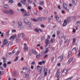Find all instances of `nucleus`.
Segmentation results:
<instances>
[{
    "label": "nucleus",
    "instance_id": "nucleus-60",
    "mask_svg": "<svg viewBox=\"0 0 80 80\" xmlns=\"http://www.w3.org/2000/svg\"><path fill=\"white\" fill-rule=\"evenodd\" d=\"M38 20L35 19H33V22H37Z\"/></svg>",
    "mask_w": 80,
    "mask_h": 80
},
{
    "label": "nucleus",
    "instance_id": "nucleus-7",
    "mask_svg": "<svg viewBox=\"0 0 80 80\" xmlns=\"http://www.w3.org/2000/svg\"><path fill=\"white\" fill-rule=\"evenodd\" d=\"M44 76H47V72H48V70H47V68H45L44 69Z\"/></svg>",
    "mask_w": 80,
    "mask_h": 80
},
{
    "label": "nucleus",
    "instance_id": "nucleus-45",
    "mask_svg": "<svg viewBox=\"0 0 80 80\" xmlns=\"http://www.w3.org/2000/svg\"><path fill=\"white\" fill-rule=\"evenodd\" d=\"M20 53V51H18L17 53L15 54L16 55H18Z\"/></svg>",
    "mask_w": 80,
    "mask_h": 80
},
{
    "label": "nucleus",
    "instance_id": "nucleus-55",
    "mask_svg": "<svg viewBox=\"0 0 80 80\" xmlns=\"http://www.w3.org/2000/svg\"><path fill=\"white\" fill-rule=\"evenodd\" d=\"M51 50L52 51H53V50H55V48L54 47H51Z\"/></svg>",
    "mask_w": 80,
    "mask_h": 80
},
{
    "label": "nucleus",
    "instance_id": "nucleus-12",
    "mask_svg": "<svg viewBox=\"0 0 80 80\" xmlns=\"http://www.w3.org/2000/svg\"><path fill=\"white\" fill-rule=\"evenodd\" d=\"M39 69L40 72V73H41V72H42V66H37V70H38Z\"/></svg>",
    "mask_w": 80,
    "mask_h": 80
},
{
    "label": "nucleus",
    "instance_id": "nucleus-47",
    "mask_svg": "<svg viewBox=\"0 0 80 80\" xmlns=\"http://www.w3.org/2000/svg\"><path fill=\"white\" fill-rule=\"evenodd\" d=\"M22 70H27V67H23V68L22 69Z\"/></svg>",
    "mask_w": 80,
    "mask_h": 80
},
{
    "label": "nucleus",
    "instance_id": "nucleus-37",
    "mask_svg": "<svg viewBox=\"0 0 80 80\" xmlns=\"http://www.w3.org/2000/svg\"><path fill=\"white\" fill-rule=\"evenodd\" d=\"M73 50H74L75 52H77V48L76 47L74 48L72 50V51H73Z\"/></svg>",
    "mask_w": 80,
    "mask_h": 80
},
{
    "label": "nucleus",
    "instance_id": "nucleus-52",
    "mask_svg": "<svg viewBox=\"0 0 80 80\" xmlns=\"http://www.w3.org/2000/svg\"><path fill=\"white\" fill-rule=\"evenodd\" d=\"M10 14L11 15H13V12L12 10H10Z\"/></svg>",
    "mask_w": 80,
    "mask_h": 80
},
{
    "label": "nucleus",
    "instance_id": "nucleus-24",
    "mask_svg": "<svg viewBox=\"0 0 80 80\" xmlns=\"http://www.w3.org/2000/svg\"><path fill=\"white\" fill-rule=\"evenodd\" d=\"M72 52H71V51H69V52L68 53V57H70V55H72Z\"/></svg>",
    "mask_w": 80,
    "mask_h": 80
},
{
    "label": "nucleus",
    "instance_id": "nucleus-40",
    "mask_svg": "<svg viewBox=\"0 0 80 80\" xmlns=\"http://www.w3.org/2000/svg\"><path fill=\"white\" fill-rule=\"evenodd\" d=\"M34 31L38 33L39 32V29H34Z\"/></svg>",
    "mask_w": 80,
    "mask_h": 80
},
{
    "label": "nucleus",
    "instance_id": "nucleus-29",
    "mask_svg": "<svg viewBox=\"0 0 80 80\" xmlns=\"http://www.w3.org/2000/svg\"><path fill=\"white\" fill-rule=\"evenodd\" d=\"M73 42H72V45H74L75 44V42H76V39L75 38H73Z\"/></svg>",
    "mask_w": 80,
    "mask_h": 80
},
{
    "label": "nucleus",
    "instance_id": "nucleus-22",
    "mask_svg": "<svg viewBox=\"0 0 80 80\" xmlns=\"http://www.w3.org/2000/svg\"><path fill=\"white\" fill-rule=\"evenodd\" d=\"M4 7L5 8L8 9L9 8V6H8V5L4 4Z\"/></svg>",
    "mask_w": 80,
    "mask_h": 80
},
{
    "label": "nucleus",
    "instance_id": "nucleus-50",
    "mask_svg": "<svg viewBox=\"0 0 80 80\" xmlns=\"http://www.w3.org/2000/svg\"><path fill=\"white\" fill-rule=\"evenodd\" d=\"M50 45H51V44H50L49 43H48V45L46 47H48L47 48H48L50 47Z\"/></svg>",
    "mask_w": 80,
    "mask_h": 80
},
{
    "label": "nucleus",
    "instance_id": "nucleus-10",
    "mask_svg": "<svg viewBox=\"0 0 80 80\" xmlns=\"http://www.w3.org/2000/svg\"><path fill=\"white\" fill-rule=\"evenodd\" d=\"M33 53V49H31V50L30 51L29 53V56H31L32 54Z\"/></svg>",
    "mask_w": 80,
    "mask_h": 80
},
{
    "label": "nucleus",
    "instance_id": "nucleus-2",
    "mask_svg": "<svg viewBox=\"0 0 80 80\" xmlns=\"http://www.w3.org/2000/svg\"><path fill=\"white\" fill-rule=\"evenodd\" d=\"M15 38H17V35L16 34L12 35L11 36L10 40L11 41V45H13V40H14Z\"/></svg>",
    "mask_w": 80,
    "mask_h": 80
},
{
    "label": "nucleus",
    "instance_id": "nucleus-53",
    "mask_svg": "<svg viewBox=\"0 0 80 80\" xmlns=\"http://www.w3.org/2000/svg\"><path fill=\"white\" fill-rule=\"evenodd\" d=\"M45 13L46 14H48V11L47 10H45Z\"/></svg>",
    "mask_w": 80,
    "mask_h": 80
},
{
    "label": "nucleus",
    "instance_id": "nucleus-27",
    "mask_svg": "<svg viewBox=\"0 0 80 80\" xmlns=\"http://www.w3.org/2000/svg\"><path fill=\"white\" fill-rule=\"evenodd\" d=\"M21 11L22 13H26V11L25 10L23 9H21Z\"/></svg>",
    "mask_w": 80,
    "mask_h": 80
},
{
    "label": "nucleus",
    "instance_id": "nucleus-51",
    "mask_svg": "<svg viewBox=\"0 0 80 80\" xmlns=\"http://www.w3.org/2000/svg\"><path fill=\"white\" fill-rule=\"evenodd\" d=\"M38 9H39V10H41V11H42V10L43 9V8H42L40 7H38Z\"/></svg>",
    "mask_w": 80,
    "mask_h": 80
},
{
    "label": "nucleus",
    "instance_id": "nucleus-44",
    "mask_svg": "<svg viewBox=\"0 0 80 80\" xmlns=\"http://www.w3.org/2000/svg\"><path fill=\"white\" fill-rule=\"evenodd\" d=\"M15 2V0H10L11 3H13Z\"/></svg>",
    "mask_w": 80,
    "mask_h": 80
},
{
    "label": "nucleus",
    "instance_id": "nucleus-59",
    "mask_svg": "<svg viewBox=\"0 0 80 80\" xmlns=\"http://www.w3.org/2000/svg\"><path fill=\"white\" fill-rule=\"evenodd\" d=\"M4 63V68H6V67H7V64L5 63Z\"/></svg>",
    "mask_w": 80,
    "mask_h": 80
},
{
    "label": "nucleus",
    "instance_id": "nucleus-33",
    "mask_svg": "<svg viewBox=\"0 0 80 80\" xmlns=\"http://www.w3.org/2000/svg\"><path fill=\"white\" fill-rule=\"evenodd\" d=\"M60 34V31L58 30L57 32V35H59Z\"/></svg>",
    "mask_w": 80,
    "mask_h": 80
},
{
    "label": "nucleus",
    "instance_id": "nucleus-54",
    "mask_svg": "<svg viewBox=\"0 0 80 80\" xmlns=\"http://www.w3.org/2000/svg\"><path fill=\"white\" fill-rule=\"evenodd\" d=\"M41 27H42V28H45V26L43 24H41Z\"/></svg>",
    "mask_w": 80,
    "mask_h": 80
},
{
    "label": "nucleus",
    "instance_id": "nucleus-28",
    "mask_svg": "<svg viewBox=\"0 0 80 80\" xmlns=\"http://www.w3.org/2000/svg\"><path fill=\"white\" fill-rule=\"evenodd\" d=\"M19 58V57H17L15 59H14V62H17L18 60V58Z\"/></svg>",
    "mask_w": 80,
    "mask_h": 80
},
{
    "label": "nucleus",
    "instance_id": "nucleus-20",
    "mask_svg": "<svg viewBox=\"0 0 80 80\" xmlns=\"http://www.w3.org/2000/svg\"><path fill=\"white\" fill-rule=\"evenodd\" d=\"M24 17H26V16H30V13L28 12H27L24 15Z\"/></svg>",
    "mask_w": 80,
    "mask_h": 80
},
{
    "label": "nucleus",
    "instance_id": "nucleus-4",
    "mask_svg": "<svg viewBox=\"0 0 80 80\" xmlns=\"http://www.w3.org/2000/svg\"><path fill=\"white\" fill-rule=\"evenodd\" d=\"M24 45L25 46L24 47V51L25 52H27L28 50V46H27L26 43H24Z\"/></svg>",
    "mask_w": 80,
    "mask_h": 80
},
{
    "label": "nucleus",
    "instance_id": "nucleus-8",
    "mask_svg": "<svg viewBox=\"0 0 80 80\" xmlns=\"http://www.w3.org/2000/svg\"><path fill=\"white\" fill-rule=\"evenodd\" d=\"M3 12L4 13H5L6 14H7L8 15L10 13V10L8 11L7 10H5L3 11Z\"/></svg>",
    "mask_w": 80,
    "mask_h": 80
},
{
    "label": "nucleus",
    "instance_id": "nucleus-9",
    "mask_svg": "<svg viewBox=\"0 0 80 80\" xmlns=\"http://www.w3.org/2000/svg\"><path fill=\"white\" fill-rule=\"evenodd\" d=\"M58 58H59V61H62L63 60V54L61 55L59 57H58Z\"/></svg>",
    "mask_w": 80,
    "mask_h": 80
},
{
    "label": "nucleus",
    "instance_id": "nucleus-3",
    "mask_svg": "<svg viewBox=\"0 0 80 80\" xmlns=\"http://www.w3.org/2000/svg\"><path fill=\"white\" fill-rule=\"evenodd\" d=\"M63 7L64 8L65 10H66V12H69L70 8H69V7L67 8V4L66 3H63Z\"/></svg>",
    "mask_w": 80,
    "mask_h": 80
},
{
    "label": "nucleus",
    "instance_id": "nucleus-19",
    "mask_svg": "<svg viewBox=\"0 0 80 80\" xmlns=\"http://www.w3.org/2000/svg\"><path fill=\"white\" fill-rule=\"evenodd\" d=\"M39 20L40 21H43L45 20V18L43 17H41L39 18Z\"/></svg>",
    "mask_w": 80,
    "mask_h": 80
},
{
    "label": "nucleus",
    "instance_id": "nucleus-11",
    "mask_svg": "<svg viewBox=\"0 0 80 80\" xmlns=\"http://www.w3.org/2000/svg\"><path fill=\"white\" fill-rule=\"evenodd\" d=\"M8 40L7 39H4V41L3 42V44L4 45H5L6 44H7L8 43Z\"/></svg>",
    "mask_w": 80,
    "mask_h": 80
},
{
    "label": "nucleus",
    "instance_id": "nucleus-15",
    "mask_svg": "<svg viewBox=\"0 0 80 80\" xmlns=\"http://www.w3.org/2000/svg\"><path fill=\"white\" fill-rule=\"evenodd\" d=\"M18 24L19 25V28H22V24L21 22H18Z\"/></svg>",
    "mask_w": 80,
    "mask_h": 80
},
{
    "label": "nucleus",
    "instance_id": "nucleus-13",
    "mask_svg": "<svg viewBox=\"0 0 80 80\" xmlns=\"http://www.w3.org/2000/svg\"><path fill=\"white\" fill-rule=\"evenodd\" d=\"M67 23L68 22H67V20H64L63 23V26L65 27V26H66V25H67Z\"/></svg>",
    "mask_w": 80,
    "mask_h": 80
},
{
    "label": "nucleus",
    "instance_id": "nucleus-62",
    "mask_svg": "<svg viewBox=\"0 0 80 80\" xmlns=\"http://www.w3.org/2000/svg\"><path fill=\"white\" fill-rule=\"evenodd\" d=\"M2 25H5V22H4L3 21H2Z\"/></svg>",
    "mask_w": 80,
    "mask_h": 80
},
{
    "label": "nucleus",
    "instance_id": "nucleus-26",
    "mask_svg": "<svg viewBox=\"0 0 80 80\" xmlns=\"http://www.w3.org/2000/svg\"><path fill=\"white\" fill-rule=\"evenodd\" d=\"M24 22L25 23H26V24H27V23H28V22L29 21H28V20H27V19H24Z\"/></svg>",
    "mask_w": 80,
    "mask_h": 80
},
{
    "label": "nucleus",
    "instance_id": "nucleus-35",
    "mask_svg": "<svg viewBox=\"0 0 80 80\" xmlns=\"http://www.w3.org/2000/svg\"><path fill=\"white\" fill-rule=\"evenodd\" d=\"M10 30H8V32H7L6 33V35L7 36H9L10 35V34H9V32H10Z\"/></svg>",
    "mask_w": 80,
    "mask_h": 80
},
{
    "label": "nucleus",
    "instance_id": "nucleus-17",
    "mask_svg": "<svg viewBox=\"0 0 80 80\" xmlns=\"http://www.w3.org/2000/svg\"><path fill=\"white\" fill-rule=\"evenodd\" d=\"M27 2V0L21 1V3H22V4L24 5H25V2Z\"/></svg>",
    "mask_w": 80,
    "mask_h": 80
},
{
    "label": "nucleus",
    "instance_id": "nucleus-6",
    "mask_svg": "<svg viewBox=\"0 0 80 80\" xmlns=\"http://www.w3.org/2000/svg\"><path fill=\"white\" fill-rule=\"evenodd\" d=\"M67 73V70H64L62 72L61 75L62 77H64L66 75V73Z\"/></svg>",
    "mask_w": 80,
    "mask_h": 80
},
{
    "label": "nucleus",
    "instance_id": "nucleus-58",
    "mask_svg": "<svg viewBox=\"0 0 80 80\" xmlns=\"http://www.w3.org/2000/svg\"><path fill=\"white\" fill-rule=\"evenodd\" d=\"M73 78V77H71V78H70L66 80H71V78Z\"/></svg>",
    "mask_w": 80,
    "mask_h": 80
},
{
    "label": "nucleus",
    "instance_id": "nucleus-39",
    "mask_svg": "<svg viewBox=\"0 0 80 80\" xmlns=\"http://www.w3.org/2000/svg\"><path fill=\"white\" fill-rule=\"evenodd\" d=\"M33 53L34 54V55H37V54H38V52H37V51H34L33 52Z\"/></svg>",
    "mask_w": 80,
    "mask_h": 80
},
{
    "label": "nucleus",
    "instance_id": "nucleus-21",
    "mask_svg": "<svg viewBox=\"0 0 80 80\" xmlns=\"http://www.w3.org/2000/svg\"><path fill=\"white\" fill-rule=\"evenodd\" d=\"M48 39H47L45 40L46 43L47 44V45L45 46V47H47V46H48Z\"/></svg>",
    "mask_w": 80,
    "mask_h": 80
},
{
    "label": "nucleus",
    "instance_id": "nucleus-5",
    "mask_svg": "<svg viewBox=\"0 0 80 80\" xmlns=\"http://www.w3.org/2000/svg\"><path fill=\"white\" fill-rule=\"evenodd\" d=\"M55 77H57V78H59L60 74V70H58L57 72L55 75Z\"/></svg>",
    "mask_w": 80,
    "mask_h": 80
},
{
    "label": "nucleus",
    "instance_id": "nucleus-16",
    "mask_svg": "<svg viewBox=\"0 0 80 80\" xmlns=\"http://www.w3.org/2000/svg\"><path fill=\"white\" fill-rule=\"evenodd\" d=\"M71 20H72L71 18V17H69L66 20V21L68 23V22H70Z\"/></svg>",
    "mask_w": 80,
    "mask_h": 80
},
{
    "label": "nucleus",
    "instance_id": "nucleus-32",
    "mask_svg": "<svg viewBox=\"0 0 80 80\" xmlns=\"http://www.w3.org/2000/svg\"><path fill=\"white\" fill-rule=\"evenodd\" d=\"M29 75L28 74H26L25 75V78H28V77Z\"/></svg>",
    "mask_w": 80,
    "mask_h": 80
},
{
    "label": "nucleus",
    "instance_id": "nucleus-23",
    "mask_svg": "<svg viewBox=\"0 0 80 80\" xmlns=\"http://www.w3.org/2000/svg\"><path fill=\"white\" fill-rule=\"evenodd\" d=\"M16 71H13L12 74V75L15 76L16 75Z\"/></svg>",
    "mask_w": 80,
    "mask_h": 80
},
{
    "label": "nucleus",
    "instance_id": "nucleus-18",
    "mask_svg": "<svg viewBox=\"0 0 80 80\" xmlns=\"http://www.w3.org/2000/svg\"><path fill=\"white\" fill-rule=\"evenodd\" d=\"M71 18L72 20H73V21H75L76 20V17H75L73 16Z\"/></svg>",
    "mask_w": 80,
    "mask_h": 80
},
{
    "label": "nucleus",
    "instance_id": "nucleus-56",
    "mask_svg": "<svg viewBox=\"0 0 80 80\" xmlns=\"http://www.w3.org/2000/svg\"><path fill=\"white\" fill-rule=\"evenodd\" d=\"M51 20H52V19H51V18H49L48 19V22H50V21H51Z\"/></svg>",
    "mask_w": 80,
    "mask_h": 80
},
{
    "label": "nucleus",
    "instance_id": "nucleus-14",
    "mask_svg": "<svg viewBox=\"0 0 80 80\" xmlns=\"http://www.w3.org/2000/svg\"><path fill=\"white\" fill-rule=\"evenodd\" d=\"M73 60V58H72L69 59L68 61V65L70 64V62L72 61Z\"/></svg>",
    "mask_w": 80,
    "mask_h": 80
},
{
    "label": "nucleus",
    "instance_id": "nucleus-48",
    "mask_svg": "<svg viewBox=\"0 0 80 80\" xmlns=\"http://www.w3.org/2000/svg\"><path fill=\"white\" fill-rule=\"evenodd\" d=\"M54 40V39L53 38H51V43H53V40Z\"/></svg>",
    "mask_w": 80,
    "mask_h": 80
},
{
    "label": "nucleus",
    "instance_id": "nucleus-34",
    "mask_svg": "<svg viewBox=\"0 0 80 80\" xmlns=\"http://www.w3.org/2000/svg\"><path fill=\"white\" fill-rule=\"evenodd\" d=\"M2 59L3 60V63H6V59H5V58L4 57H3L2 58Z\"/></svg>",
    "mask_w": 80,
    "mask_h": 80
},
{
    "label": "nucleus",
    "instance_id": "nucleus-61",
    "mask_svg": "<svg viewBox=\"0 0 80 80\" xmlns=\"http://www.w3.org/2000/svg\"><path fill=\"white\" fill-rule=\"evenodd\" d=\"M15 50H13L12 52V53H10V54H14V53H15V51H14Z\"/></svg>",
    "mask_w": 80,
    "mask_h": 80
},
{
    "label": "nucleus",
    "instance_id": "nucleus-57",
    "mask_svg": "<svg viewBox=\"0 0 80 80\" xmlns=\"http://www.w3.org/2000/svg\"><path fill=\"white\" fill-rule=\"evenodd\" d=\"M45 37L43 36L42 37L41 39L42 40H45Z\"/></svg>",
    "mask_w": 80,
    "mask_h": 80
},
{
    "label": "nucleus",
    "instance_id": "nucleus-38",
    "mask_svg": "<svg viewBox=\"0 0 80 80\" xmlns=\"http://www.w3.org/2000/svg\"><path fill=\"white\" fill-rule=\"evenodd\" d=\"M18 7H22V4L20 2L18 3Z\"/></svg>",
    "mask_w": 80,
    "mask_h": 80
},
{
    "label": "nucleus",
    "instance_id": "nucleus-64",
    "mask_svg": "<svg viewBox=\"0 0 80 80\" xmlns=\"http://www.w3.org/2000/svg\"><path fill=\"white\" fill-rule=\"evenodd\" d=\"M79 53L78 54V57H79L80 56V51H78Z\"/></svg>",
    "mask_w": 80,
    "mask_h": 80
},
{
    "label": "nucleus",
    "instance_id": "nucleus-30",
    "mask_svg": "<svg viewBox=\"0 0 80 80\" xmlns=\"http://www.w3.org/2000/svg\"><path fill=\"white\" fill-rule=\"evenodd\" d=\"M22 38H23L25 37V34L24 33H21Z\"/></svg>",
    "mask_w": 80,
    "mask_h": 80
},
{
    "label": "nucleus",
    "instance_id": "nucleus-31",
    "mask_svg": "<svg viewBox=\"0 0 80 80\" xmlns=\"http://www.w3.org/2000/svg\"><path fill=\"white\" fill-rule=\"evenodd\" d=\"M27 25H29V27H31V26H32V24H31V23L29 22V21H28V23H27Z\"/></svg>",
    "mask_w": 80,
    "mask_h": 80
},
{
    "label": "nucleus",
    "instance_id": "nucleus-42",
    "mask_svg": "<svg viewBox=\"0 0 80 80\" xmlns=\"http://www.w3.org/2000/svg\"><path fill=\"white\" fill-rule=\"evenodd\" d=\"M44 3V2H43V1H41L40 2V4L41 5H43Z\"/></svg>",
    "mask_w": 80,
    "mask_h": 80
},
{
    "label": "nucleus",
    "instance_id": "nucleus-25",
    "mask_svg": "<svg viewBox=\"0 0 80 80\" xmlns=\"http://www.w3.org/2000/svg\"><path fill=\"white\" fill-rule=\"evenodd\" d=\"M48 48L46 49V51L44 52V55L46 54V53H48Z\"/></svg>",
    "mask_w": 80,
    "mask_h": 80
},
{
    "label": "nucleus",
    "instance_id": "nucleus-43",
    "mask_svg": "<svg viewBox=\"0 0 80 80\" xmlns=\"http://www.w3.org/2000/svg\"><path fill=\"white\" fill-rule=\"evenodd\" d=\"M16 32V30L15 29H13L12 31V33H15Z\"/></svg>",
    "mask_w": 80,
    "mask_h": 80
},
{
    "label": "nucleus",
    "instance_id": "nucleus-63",
    "mask_svg": "<svg viewBox=\"0 0 80 80\" xmlns=\"http://www.w3.org/2000/svg\"><path fill=\"white\" fill-rule=\"evenodd\" d=\"M20 41V40L16 38V42H18Z\"/></svg>",
    "mask_w": 80,
    "mask_h": 80
},
{
    "label": "nucleus",
    "instance_id": "nucleus-49",
    "mask_svg": "<svg viewBox=\"0 0 80 80\" xmlns=\"http://www.w3.org/2000/svg\"><path fill=\"white\" fill-rule=\"evenodd\" d=\"M21 33H19L18 34V38H20V37H21Z\"/></svg>",
    "mask_w": 80,
    "mask_h": 80
},
{
    "label": "nucleus",
    "instance_id": "nucleus-1",
    "mask_svg": "<svg viewBox=\"0 0 80 80\" xmlns=\"http://www.w3.org/2000/svg\"><path fill=\"white\" fill-rule=\"evenodd\" d=\"M55 18L56 19L57 21L58 22L60 23L62 21V17H61V15H57L55 16Z\"/></svg>",
    "mask_w": 80,
    "mask_h": 80
},
{
    "label": "nucleus",
    "instance_id": "nucleus-46",
    "mask_svg": "<svg viewBox=\"0 0 80 80\" xmlns=\"http://www.w3.org/2000/svg\"><path fill=\"white\" fill-rule=\"evenodd\" d=\"M75 64V62L73 61L72 62V63L71 64V66H72L73 65H74V64Z\"/></svg>",
    "mask_w": 80,
    "mask_h": 80
},
{
    "label": "nucleus",
    "instance_id": "nucleus-41",
    "mask_svg": "<svg viewBox=\"0 0 80 80\" xmlns=\"http://www.w3.org/2000/svg\"><path fill=\"white\" fill-rule=\"evenodd\" d=\"M54 58H54V57H53L51 58V62H53V60H54Z\"/></svg>",
    "mask_w": 80,
    "mask_h": 80
},
{
    "label": "nucleus",
    "instance_id": "nucleus-36",
    "mask_svg": "<svg viewBox=\"0 0 80 80\" xmlns=\"http://www.w3.org/2000/svg\"><path fill=\"white\" fill-rule=\"evenodd\" d=\"M36 58L38 59H39L40 58V54L36 56Z\"/></svg>",
    "mask_w": 80,
    "mask_h": 80
}]
</instances>
